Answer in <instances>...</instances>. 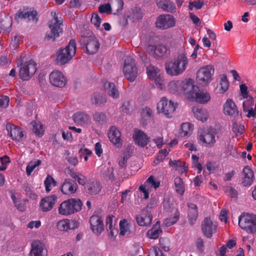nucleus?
<instances>
[{
    "instance_id": "obj_34",
    "label": "nucleus",
    "mask_w": 256,
    "mask_h": 256,
    "mask_svg": "<svg viewBox=\"0 0 256 256\" xmlns=\"http://www.w3.org/2000/svg\"><path fill=\"white\" fill-rule=\"evenodd\" d=\"M158 70L152 65H150L146 68V73L150 79L154 80L156 82H158L160 78V74L158 73Z\"/></svg>"
},
{
    "instance_id": "obj_27",
    "label": "nucleus",
    "mask_w": 256,
    "mask_h": 256,
    "mask_svg": "<svg viewBox=\"0 0 256 256\" xmlns=\"http://www.w3.org/2000/svg\"><path fill=\"white\" fill-rule=\"evenodd\" d=\"M156 4L158 8L167 12L174 14L176 12L175 4L170 0H158Z\"/></svg>"
},
{
    "instance_id": "obj_62",
    "label": "nucleus",
    "mask_w": 256,
    "mask_h": 256,
    "mask_svg": "<svg viewBox=\"0 0 256 256\" xmlns=\"http://www.w3.org/2000/svg\"><path fill=\"white\" fill-rule=\"evenodd\" d=\"M9 98L5 96L0 98V108H6L8 106Z\"/></svg>"
},
{
    "instance_id": "obj_59",
    "label": "nucleus",
    "mask_w": 256,
    "mask_h": 256,
    "mask_svg": "<svg viewBox=\"0 0 256 256\" xmlns=\"http://www.w3.org/2000/svg\"><path fill=\"white\" fill-rule=\"evenodd\" d=\"M196 246L198 250L203 252L204 250V241L201 238H198L196 241Z\"/></svg>"
},
{
    "instance_id": "obj_17",
    "label": "nucleus",
    "mask_w": 256,
    "mask_h": 256,
    "mask_svg": "<svg viewBox=\"0 0 256 256\" xmlns=\"http://www.w3.org/2000/svg\"><path fill=\"white\" fill-rule=\"evenodd\" d=\"M90 228L92 232L100 234L104 230L103 220L100 216L98 215H92L90 219Z\"/></svg>"
},
{
    "instance_id": "obj_52",
    "label": "nucleus",
    "mask_w": 256,
    "mask_h": 256,
    "mask_svg": "<svg viewBox=\"0 0 256 256\" xmlns=\"http://www.w3.org/2000/svg\"><path fill=\"white\" fill-rule=\"evenodd\" d=\"M58 228L61 231H67L69 230L68 220H62L57 223Z\"/></svg>"
},
{
    "instance_id": "obj_14",
    "label": "nucleus",
    "mask_w": 256,
    "mask_h": 256,
    "mask_svg": "<svg viewBox=\"0 0 256 256\" xmlns=\"http://www.w3.org/2000/svg\"><path fill=\"white\" fill-rule=\"evenodd\" d=\"M50 82L54 86L62 88L66 83V80L62 73L58 70L52 72L50 74Z\"/></svg>"
},
{
    "instance_id": "obj_24",
    "label": "nucleus",
    "mask_w": 256,
    "mask_h": 256,
    "mask_svg": "<svg viewBox=\"0 0 256 256\" xmlns=\"http://www.w3.org/2000/svg\"><path fill=\"white\" fill-rule=\"evenodd\" d=\"M189 96V100H194L201 104H206L208 102L210 98L209 94L204 90H199L198 92H194Z\"/></svg>"
},
{
    "instance_id": "obj_43",
    "label": "nucleus",
    "mask_w": 256,
    "mask_h": 256,
    "mask_svg": "<svg viewBox=\"0 0 256 256\" xmlns=\"http://www.w3.org/2000/svg\"><path fill=\"white\" fill-rule=\"evenodd\" d=\"M130 224L127 222L126 220H123L120 222V235L124 236L126 232L130 234Z\"/></svg>"
},
{
    "instance_id": "obj_33",
    "label": "nucleus",
    "mask_w": 256,
    "mask_h": 256,
    "mask_svg": "<svg viewBox=\"0 0 256 256\" xmlns=\"http://www.w3.org/2000/svg\"><path fill=\"white\" fill-rule=\"evenodd\" d=\"M74 122L78 124H84L90 122V117L86 113H74L72 116Z\"/></svg>"
},
{
    "instance_id": "obj_60",
    "label": "nucleus",
    "mask_w": 256,
    "mask_h": 256,
    "mask_svg": "<svg viewBox=\"0 0 256 256\" xmlns=\"http://www.w3.org/2000/svg\"><path fill=\"white\" fill-rule=\"evenodd\" d=\"M116 12H114V14H118L123 10L124 2L122 0H116Z\"/></svg>"
},
{
    "instance_id": "obj_21",
    "label": "nucleus",
    "mask_w": 256,
    "mask_h": 256,
    "mask_svg": "<svg viewBox=\"0 0 256 256\" xmlns=\"http://www.w3.org/2000/svg\"><path fill=\"white\" fill-rule=\"evenodd\" d=\"M194 82L192 78L181 81V93H183L189 100V96L195 92Z\"/></svg>"
},
{
    "instance_id": "obj_32",
    "label": "nucleus",
    "mask_w": 256,
    "mask_h": 256,
    "mask_svg": "<svg viewBox=\"0 0 256 256\" xmlns=\"http://www.w3.org/2000/svg\"><path fill=\"white\" fill-rule=\"evenodd\" d=\"M170 54V50L164 44H158L156 46L154 56L158 58H164Z\"/></svg>"
},
{
    "instance_id": "obj_12",
    "label": "nucleus",
    "mask_w": 256,
    "mask_h": 256,
    "mask_svg": "<svg viewBox=\"0 0 256 256\" xmlns=\"http://www.w3.org/2000/svg\"><path fill=\"white\" fill-rule=\"evenodd\" d=\"M6 129L8 132V136L16 142H21L24 136V131L18 126L8 123L6 124Z\"/></svg>"
},
{
    "instance_id": "obj_46",
    "label": "nucleus",
    "mask_w": 256,
    "mask_h": 256,
    "mask_svg": "<svg viewBox=\"0 0 256 256\" xmlns=\"http://www.w3.org/2000/svg\"><path fill=\"white\" fill-rule=\"evenodd\" d=\"M44 185L46 191L48 192L51 190L50 186L52 184L54 186H56V182L50 176L48 175L44 180Z\"/></svg>"
},
{
    "instance_id": "obj_36",
    "label": "nucleus",
    "mask_w": 256,
    "mask_h": 256,
    "mask_svg": "<svg viewBox=\"0 0 256 256\" xmlns=\"http://www.w3.org/2000/svg\"><path fill=\"white\" fill-rule=\"evenodd\" d=\"M175 190L180 196H182L184 192V187L183 180L180 177H176L174 180Z\"/></svg>"
},
{
    "instance_id": "obj_58",
    "label": "nucleus",
    "mask_w": 256,
    "mask_h": 256,
    "mask_svg": "<svg viewBox=\"0 0 256 256\" xmlns=\"http://www.w3.org/2000/svg\"><path fill=\"white\" fill-rule=\"evenodd\" d=\"M194 117L198 120L204 122L209 118L208 113H194Z\"/></svg>"
},
{
    "instance_id": "obj_54",
    "label": "nucleus",
    "mask_w": 256,
    "mask_h": 256,
    "mask_svg": "<svg viewBox=\"0 0 256 256\" xmlns=\"http://www.w3.org/2000/svg\"><path fill=\"white\" fill-rule=\"evenodd\" d=\"M90 21L96 28H98L100 27L101 23V18L98 13H93L92 14Z\"/></svg>"
},
{
    "instance_id": "obj_49",
    "label": "nucleus",
    "mask_w": 256,
    "mask_h": 256,
    "mask_svg": "<svg viewBox=\"0 0 256 256\" xmlns=\"http://www.w3.org/2000/svg\"><path fill=\"white\" fill-rule=\"evenodd\" d=\"M244 130V125H238L236 122H232V130L236 134H237L238 133L240 134H242Z\"/></svg>"
},
{
    "instance_id": "obj_30",
    "label": "nucleus",
    "mask_w": 256,
    "mask_h": 256,
    "mask_svg": "<svg viewBox=\"0 0 256 256\" xmlns=\"http://www.w3.org/2000/svg\"><path fill=\"white\" fill-rule=\"evenodd\" d=\"M103 84L104 90L108 94L109 96L114 98H118L119 92L114 83L105 81L103 82Z\"/></svg>"
},
{
    "instance_id": "obj_28",
    "label": "nucleus",
    "mask_w": 256,
    "mask_h": 256,
    "mask_svg": "<svg viewBox=\"0 0 256 256\" xmlns=\"http://www.w3.org/2000/svg\"><path fill=\"white\" fill-rule=\"evenodd\" d=\"M133 138L136 144L142 147H144L147 144L148 139V136L140 130H135Z\"/></svg>"
},
{
    "instance_id": "obj_57",
    "label": "nucleus",
    "mask_w": 256,
    "mask_h": 256,
    "mask_svg": "<svg viewBox=\"0 0 256 256\" xmlns=\"http://www.w3.org/2000/svg\"><path fill=\"white\" fill-rule=\"evenodd\" d=\"M148 256H164L160 248L154 246L150 250L149 254Z\"/></svg>"
},
{
    "instance_id": "obj_22",
    "label": "nucleus",
    "mask_w": 256,
    "mask_h": 256,
    "mask_svg": "<svg viewBox=\"0 0 256 256\" xmlns=\"http://www.w3.org/2000/svg\"><path fill=\"white\" fill-rule=\"evenodd\" d=\"M110 141L118 148L122 146V141L120 138L121 134L119 130L115 126H112L108 134Z\"/></svg>"
},
{
    "instance_id": "obj_35",
    "label": "nucleus",
    "mask_w": 256,
    "mask_h": 256,
    "mask_svg": "<svg viewBox=\"0 0 256 256\" xmlns=\"http://www.w3.org/2000/svg\"><path fill=\"white\" fill-rule=\"evenodd\" d=\"M192 126L189 122L183 123L181 124L180 134L182 137H186L192 134Z\"/></svg>"
},
{
    "instance_id": "obj_31",
    "label": "nucleus",
    "mask_w": 256,
    "mask_h": 256,
    "mask_svg": "<svg viewBox=\"0 0 256 256\" xmlns=\"http://www.w3.org/2000/svg\"><path fill=\"white\" fill-rule=\"evenodd\" d=\"M162 232L160 228V222L157 221L153 226V227L148 230L146 233L147 236L152 239H156L158 238L160 234Z\"/></svg>"
},
{
    "instance_id": "obj_45",
    "label": "nucleus",
    "mask_w": 256,
    "mask_h": 256,
    "mask_svg": "<svg viewBox=\"0 0 256 256\" xmlns=\"http://www.w3.org/2000/svg\"><path fill=\"white\" fill-rule=\"evenodd\" d=\"M179 213L178 210H176L174 216L166 218L164 221V224L166 226H170L175 224L179 219Z\"/></svg>"
},
{
    "instance_id": "obj_18",
    "label": "nucleus",
    "mask_w": 256,
    "mask_h": 256,
    "mask_svg": "<svg viewBox=\"0 0 256 256\" xmlns=\"http://www.w3.org/2000/svg\"><path fill=\"white\" fill-rule=\"evenodd\" d=\"M78 187V184L74 180L66 178L60 186V191L64 194H72L76 192Z\"/></svg>"
},
{
    "instance_id": "obj_41",
    "label": "nucleus",
    "mask_w": 256,
    "mask_h": 256,
    "mask_svg": "<svg viewBox=\"0 0 256 256\" xmlns=\"http://www.w3.org/2000/svg\"><path fill=\"white\" fill-rule=\"evenodd\" d=\"M220 86V88L218 90L220 93L223 94L228 90L229 87V82L226 75L222 74L221 76Z\"/></svg>"
},
{
    "instance_id": "obj_51",
    "label": "nucleus",
    "mask_w": 256,
    "mask_h": 256,
    "mask_svg": "<svg viewBox=\"0 0 256 256\" xmlns=\"http://www.w3.org/2000/svg\"><path fill=\"white\" fill-rule=\"evenodd\" d=\"M152 113H142V118L140 119V124L144 126L148 124V121L151 120L153 118Z\"/></svg>"
},
{
    "instance_id": "obj_56",
    "label": "nucleus",
    "mask_w": 256,
    "mask_h": 256,
    "mask_svg": "<svg viewBox=\"0 0 256 256\" xmlns=\"http://www.w3.org/2000/svg\"><path fill=\"white\" fill-rule=\"evenodd\" d=\"M111 9V6L110 4H105L99 6L98 10L100 14H110Z\"/></svg>"
},
{
    "instance_id": "obj_7",
    "label": "nucleus",
    "mask_w": 256,
    "mask_h": 256,
    "mask_svg": "<svg viewBox=\"0 0 256 256\" xmlns=\"http://www.w3.org/2000/svg\"><path fill=\"white\" fill-rule=\"evenodd\" d=\"M80 42L86 52L88 54H93L97 52L100 48V43L98 39L90 32L89 36H82Z\"/></svg>"
},
{
    "instance_id": "obj_6",
    "label": "nucleus",
    "mask_w": 256,
    "mask_h": 256,
    "mask_svg": "<svg viewBox=\"0 0 256 256\" xmlns=\"http://www.w3.org/2000/svg\"><path fill=\"white\" fill-rule=\"evenodd\" d=\"M214 72V68L212 65H206L201 68L196 73L198 83L202 86H206L212 80Z\"/></svg>"
},
{
    "instance_id": "obj_3",
    "label": "nucleus",
    "mask_w": 256,
    "mask_h": 256,
    "mask_svg": "<svg viewBox=\"0 0 256 256\" xmlns=\"http://www.w3.org/2000/svg\"><path fill=\"white\" fill-rule=\"evenodd\" d=\"M76 46L74 40H70L64 48L59 50L58 52L56 60L61 65L64 64L70 61L75 56Z\"/></svg>"
},
{
    "instance_id": "obj_40",
    "label": "nucleus",
    "mask_w": 256,
    "mask_h": 256,
    "mask_svg": "<svg viewBox=\"0 0 256 256\" xmlns=\"http://www.w3.org/2000/svg\"><path fill=\"white\" fill-rule=\"evenodd\" d=\"M91 101L93 104L100 106L106 102V99L102 94H94L92 98Z\"/></svg>"
},
{
    "instance_id": "obj_25",
    "label": "nucleus",
    "mask_w": 256,
    "mask_h": 256,
    "mask_svg": "<svg viewBox=\"0 0 256 256\" xmlns=\"http://www.w3.org/2000/svg\"><path fill=\"white\" fill-rule=\"evenodd\" d=\"M46 254L44 245L42 242L38 240L32 242L30 256H45Z\"/></svg>"
},
{
    "instance_id": "obj_23",
    "label": "nucleus",
    "mask_w": 256,
    "mask_h": 256,
    "mask_svg": "<svg viewBox=\"0 0 256 256\" xmlns=\"http://www.w3.org/2000/svg\"><path fill=\"white\" fill-rule=\"evenodd\" d=\"M102 185L100 182L92 180L88 182L84 188V192L90 195H96L101 190Z\"/></svg>"
},
{
    "instance_id": "obj_26",
    "label": "nucleus",
    "mask_w": 256,
    "mask_h": 256,
    "mask_svg": "<svg viewBox=\"0 0 256 256\" xmlns=\"http://www.w3.org/2000/svg\"><path fill=\"white\" fill-rule=\"evenodd\" d=\"M243 177L242 184L244 186H248L252 184L254 180V173L253 170L248 166L244 167L242 170Z\"/></svg>"
},
{
    "instance_id": "obj_53",
    "label": "nucleus",
    "mask_w": 256,
    "mask_h": 256,
    "mask_svg": "<svg viewBox=\"0 0 256 256\" xmlns=\"http://www.w3.org/2000/svg\"><path fill=\"white\" fill-rule=\"evenodd\" d=\"M12 198L16 208L21 212H24L26 210V206L24 204H22L18 200L16 197L14 195L12 196Z\"/></svg>"
},
{
    "instance_id": "obj_9",
    "label": "nucleus",
    "mask_w": 256,
    "mask_h": 256,
    "mask_svg": "<svg viewBox=\"0 0 256 256\" xmlns=\"http://www.w3.org/2000/svg\"><path fill=\"white\" fill-rule=\"evenodd\" d=\"M19 76L23 80H29L36 71V64L33 60H30L20 64Z\"/></svg>"
},
{
    "instance_id": "obj_4",
    "label": "nucleus",
    "mask_w": 256,
    "mask_h": 256,
    "mask_svg": "<svg viewBox=\"0 0 256 256\" xmlns=\"http://www.w3.org/2000/svg\"><path fill=\"white\" fill-rule=\"evenodd\" d=\"M238 226L248 233L256 232V216L243 213L239 216Z\"/></svg>"
},
{
    "instance_id": "obj_47",
    "label": "nucleus",
    "mask_w": 256,
    "mask_h": 256,
    "mask_svg": "<svg viewBox=\"0 0 256 256\" xmlns=\"http://www.w3.org/2000/svg\"><path fill=\"white\" fill-rule=\"evenodd\" d=\"M42 163V161L40 160H38L36 162H30L28 164L26 168V172L28 176H30L32 172L38 166L40 165Z\"/></svg>"
},
{
    "instance_id": "obj_37",
    "label": "nucleus",
    "mask_w": 256,
    "mask_h": 256,
    "mask_svg": "<svg viewBox=\"0 0 256 256\" xmlns=\"http://www.w3.org/2000/svg\"><path fill=\"white\" fill-rule=\"evenodd\" d=\"M32 126V131L36 136H41L44 134V130L43 128L42 124L40 122H36L35 121H32L30 123Z\"/></svg>"
},
{
    "instance_id": "obj_5",
    "label": "nucleus",
    "mask_w": 256,
    "mask_h": 256,
    "mask_svg": "<svg viewBox=\"0 0 256 256\" xmlns=\"http://www.w3.org/2000/svg\"><path fill=\"white\" fill-rule=\"evenodd\" d=\"M123 72L126 78L133 82L138 76V67L134 60L130 56L126 57L123 66Z\"/></svg>"
},
{
    "instance_id": "obj_11",
    "label": "nucleus",
    "mask_w": 256,
    "mask_h": 256,
    "mask_svg": "<svg viewBox=\"0 0 256 256\" xmlns=\"http://www.w3.org/2000/svg\"><path fill=\"white\" fill-rule=\"evenodd\" d=\"M175 24V18L170 14H161L157 18L156 22V26L162 30L174 27Z\"/></svg>"
},
{
    "instance_id": "obj_19",
    "label": "nucleus",
    "mask_w": 256,
    "mask_h": 256,
    "mask_svg": "<svg viewBox=\"0 0 256 256\" xmlns=\"http://www.w3.org/2000/svg\"><path fill=\"white\" fill-rule=\"evenodd\" d=\"M58 200L56 195H52L42 198L40 202V208L44 212L50 211L54 206Z\"/></svg>"
},
{
    "instance_id": "obj_16",
    "label": "nucleus",
    "mask_w": 256,
    "mask_h": 256,
    "mask_svg": "<svg viewBox=\"0 0 256 256\" xmlns=\"http://www.w3.org/2000/svg\"><path fill=\"white\" fill-rule=\"evenodd\" d=\"M178 104L172 100L168 101L165 97L161 98L157 104L158 112H174Z\"/></svg>"
},
{
    "instance_id": "obj_63",
    "label": "nucleus",
    "mask_w": 256,
    "mask_h": 256,
    "mask_svg": "<svg viewBox=\"0 0 256 256\" xmlns=\"http://www.w3.org/2000/svg\"><path fill=\"white\" fill-rule=\"evenodd\" d=\"M240 90L244 98H247L248 97L247 86L244 84H241L240 86Z\"/></svg>"
},
{
    "instance_id": "obj_50",
    "label": "nucleus",
    "mask_w": 256,
    "mask_h": 256,
    "mask_svg": "<svg viewBox=\"0 0 256 256\" xmlns=\"http://www.w3.org/2000/svg\"><path fill=\"white\" fill-rule=\"evenodd\" d=\"M160 244L161 248L164 250L168 252L170 250V241L168 238H160Z\"/></svg>"
},
{
    "instance_id": "obj_10",
    "label": "nucleus",
    "mask_w": 256,
    "mask_h": 256,
    "mask_svg": "<svg viewBox=\"0 0 256 256\" xmlns=\"http://www.w3.org/2000/svg\"><path fill=\"white\" fill-rule=\"evenodd\" d=\"M216 130L210 128L206 130H202L199 132L198 140L205 144L206 146L212 147L216 142L215 136Z\"/></svg>"
},
{
    "instance_id": "obj_8",
    "label": "nucleus",
    "mask_w": 256,
    "mask_h": 256,
    "mask_svg": "<svg viewBox=\"0 0 256 256\" xmlns=\"http://www.w3.org/2000/svg\"><path fill=\"white\" fill-rule=\"evenodd\" d=\"M54 18L50 21L49 28L50 29V33L46 34L45 39L54 41L56 38L58 37L60 34L62 32V29L60 27L62 24V20L58 17V14L54 12Z\"/></svg>"
},
{
    "instance_id": "obj_38",
    "label": "nucleus",
    "mask_w": 256,
    "mask_h": 256,
    "mask_svg": "<svg viewBox=\"0 0 256 256\" xmlns=\"http://www.w3.org/2000/svg\"><path fill=\"white\" fill-rule=\"evenodd\" d=\"M224 112H238L237 106L232 99H228L224 106Z\"/></svg>"
},
{
    "instance_id": "obj_61",
    "label": "nucleus",
    "mask_w": 256,
    "mask_h": 256,
    "mask_svg": "<svg viewBox=\"0 0 256 256\" xmlns=\"http://www.w3.org/2000/svg\"><path fill=\"white\" fill-rule=\"evenodd\" d=\"M168 154V151L165 148L164 150H160L156 156V158H158L160 162H162L164 158Z\"/></svg>"
},
{
    "instance_id": "obj_55",
    "label": "nucleus",
    "mask_w": 256,
    "mask_h": 256,
    "mask_svg": "<svg viewBox=\"0 0 256 256\" xmlns=\"http://www.w3.org/2000/svg\"><path fill=\"white\" fill-rule=\"evenodd\" d=\"M204 5V2L202 0H194L190 2L188 8L190 10H192L193 8H195L198 10L201 8Z\"/></svg>"
},
{
    "instance_id": "obj_42",
    "label": "nucleus",
    "mask_w": 256,
    "mask_h": 256,
    "mask_svg": "<svg viewBox=\"0 0 256 256\" xmlns=\"http://www.w3.org/2000/svg\"><path fill=\"white\" fill-rule=\"evenodd\" d=\"M168 88L172 93H181V81L170 82L168 84Z\"/></svg>"
},
{
    "instance_id": "obj_2",
    "label": "nucleus",
    "mask_w": 256,
    "mask_h": 256,
    "mask_svg": "<svg viewBox=\"0 0 256 256\" xmlns=\"http://www.w3.org/2000/svg\"><path fill=\"white\" fill-rule=\"evenodd\" d=\"M82 202L79 198H70L62 202L58 209V214L62 216H69L80 212Z\"/></svg>"
},
{
    "instance_id": "obj_1",
    "label": "nucleus",
    "mask_w": 256,
    "mask_h": 256,
    "mask_svg": "<svg viewBox=\"0 0 256 256\" xmlns=\"http://www.w3.org/2000/svg\"><path fill=\"white\" fill-rule=\"evenodd\" d=\"M188 64L187 54L184 52L179 53L173 62H166L165 64L166 72L170 76H178L186 69Z\"/></svg>"
},
{
    "instance_id": "obj_13",
    "label": "nucleus",
    "mask_w": 256,
    "mask_h": 256,
    "mask_svg": "<svg viewBox=\"0 0 256 256\" xmlns=\"http://www.w3.org/2000/svg\"><path fill=\"white\" fill-rule=\"evenodd\" d=\"M150 208L148 206L142 210L140 214L136 216V220L138 224L140 226H149L152 218Z\"/></svg>"
},
{
    "instance_id": "obj_48",
    "label": "nucleus",
    "mask_w": 256,
    "mask_h": 256,
    "mask_svg": "<svg viewBox=\"0 0 256 256\" xmlns=\"http://www.w3.org/2000/svg\"><path fill=\"white\" fill-rule=\"evenodd\" d=\"M23 188L26 194L32 200H36L37 198V195L32 190L28 183L24 184Z\"/></svg>"
},
{
    "instance_id": "obj_44",
    "label": "nucleus",
    "mask_w": 256,
    "mask_h": 256,
    "mask_svg": "<svg viewBox=\"0 0 256 256\" xmlns=\"http://www.w3.org/2000/svg\"><path fill=\"white\" fill-rule=\"evenodd\" d=\"M93 118L95 122L100 124H106L108 120L104 113H94Z\"/></svg>"
},
{
    "instance_id": "obj_39",
    "label": "nucleus",
    "mask_w": 256,
    "mask_h": 256,
    "mask_svg": "<svg viewBox=\"0 0 256 256\" xmlns=\"http://www.w3.org/2000/svg\"><path fill=\"white\" fill-rule=\"evenodd\" d=\"M248 98L243 102V109L244 112H255L252 108L254 100L252 96H248Z\"/></svg>"
},
{
    "instance_id": "obj_15",
    "label": "nucleus",
    "mask_w": 256,
    "mask_h": 256,
    "mask_svg": "<svg viewBox=\"0 0 256 256\" xmlns=\"http://www.w3.org/2000/svg\"><path fill=\"white\" fill-rule=\"evenodd\" d=\"M217 226L214 223L210 218H206L202 223V230L204 234L208 238H212V234L216 231Z\"/></svg>"
},
{
    "instance_id": "obj_29",
    "label": "nucleus",
    "mask_w": 256,
    "mask_h": 256,
    "mask_svg": "<svg viewBox=\"0 0 256 256\" xmlns=\"http://www.w3.org/2000/svg\"><path fill=\"white\" fill-rule=\"evenodd\" d=\"M188 219L190 225H193L198 218V207L196 204L188 203Z\"/></svg>"
},
{
    "instance_id": "obj_20",
    "label": "nucleus",
    "mask_w": 256,
    "mask_h": 256,
    "mask_svg": "<svg viewBox=\"0 0 256 256\" xmlns=\"http://www.w3.org/2000/svg\"><path fill=\"white\" fill-rule=\"evenodd\" d=\"M37 12L36 10H32L31 8H24L23 10H20L16 14L15 18L18 20L20 19H28L29 20H34L35 22L38 21Z\"/></svg>"
},
{
    "instance_id": "obj_64",
    "label": "nucleus",
    "mask_w": 256,
    "mask_h": 256,
    "mask_svg": "<svg viewBox=\"0 0 256 256\" xmlns=\"http://www.w3.org/2000/svg\"><path fill=\"white\" fill-rule=\"evenodd\" d=\"M146 182L151 184L154 188H156L160 186V182L159 181H156L154 176H151L147 180Z\"/></svg>"
}]
</instances>
